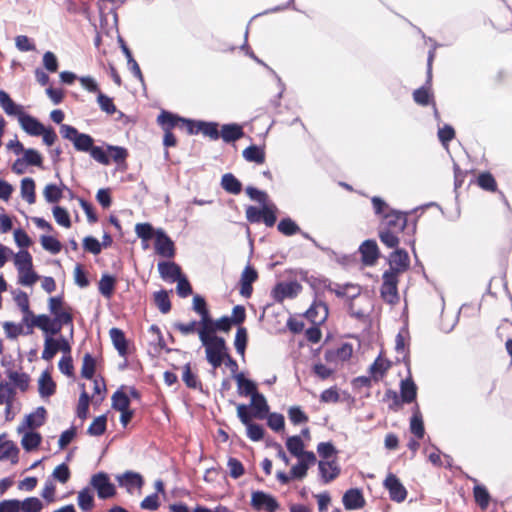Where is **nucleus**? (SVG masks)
<instances>
[{
    "mask_svg": "<svg viewBox=\"0 0 512 512\" xmlns=\"http://www.w3.org/2000/svg\"><path fill=\"white\" fill-rule=\"evenodd\" d=\"M408 213L390 210L384 214L379 225L378 235L380 241L388 248H397L400 242L399 233L407 230V234L413 235L416 231V223L408 224Z\"/></svg>",
    "mask_w": 512,
    "mask_h": 512,
    "instance_id": "f257e3e1",
    "label": "nucleus"
},
{
    "mask_svg": "<svg viewBox=\"0 0 512 512\" xmlns=\"http://www.w3.org/2000/svg\"><path fill=\"white\" fill-rule=\"evenodd\" d=\"M370 292L374 290H358L356 294L348 296V311L352 317L365 320L369 316L373 309Z\"/></svg>",
    "mask_w": 512,
    "mask_h": 512,
    "instance_id": "f03ea898",
    "label": "nucleus"
},
{
    "mask_svg": "<svg viewBox=\"0 0 512 512\" xmlns=\"http://www.w3.org/2000/svg\"><path fill=\"white\" fill-rule=\"evenodd\" d=\"M435 57V52L433 50L429 51L428 59H427V80L426 84L413 92V100L420 106H427L432 104L437 113L436 103L434 100V96L431 92V82H432V64Z\"/></svg>",
    "mask_w": 512,
    "mask_h": 512,
    "instance_id": "7ed1b4c3",
    "label": "nucleus"
},
{
    "mask_svg": "<svg viewBox=\"0 0 512 512\" xmlns=\"http://www.w3.org/2000/svg\"><path fill=\"white\" fill-rule=\"evenodd\" d=\"M60 133L64 139L71 141L74 148L80 152H89L94 146V139L85 133H80L75 127L62 124Z\"/></svg>",
    "mask_w": 512,
    "mask_h": 512,
    "instance_id": "20e7f679",
    "label": "nucleus"
},
{
    "mask_svg": "<svg viewBox=\"0 0 512 512\" xmlns=\"http://www.w3.org/2000/svg\"><path fill=\"white\" fill-rule=\"evenodd\" d=\"M277 208L275 205H263L262 208L248 206L245 214L250 223L263 222L267 227H273L277 221Z\"/></svg>",
    "mask_w": 512,
    "mask_h": 512,
    "instance_id": "39448f33",
    "label": "nucleus"
},
{
    "mask_svg": "<svg viewBox=\"0 0 512 512\" xmlns=\"http://www.w3.org/2000/svg\"><path fill=\"white\" fill-rule=\"evenodd\" d=\"M158 271L163 280L169 284L177 282L176 288H191L185 275L182 274L181 267L175 262H160Z\"/></svg>",
    "mask_w": 512,
    "mask_h": 512,
    "instance_id": "423d86ee",
    "label": "nucleus"
},
{
    "mask_svg": "<svg viewBox=\"0 0 512 512\" xmlns=\"http://www.w3.org/2000/svg\"><path fill=\"white\" fill-rule=\"evenodd\" d=\"M90 486L97 492V496L101 500L112 498L117 493L116 486L105 471L93 474L90 478Z\"/></svg>",
    "mask_w": 512,
    "mask_h": 512,
    "instance_id": "0eeeda50",
    "label": "nucleus"
},
{
    "mask_svg": "<svg viewBox=\"0 0 512 512\" xmlns=\"http://www.w3.org/2000/svg\"><path fill=\"white\" fill-rule=\"evenodd\" d=\"M58 335L57 338L47 336L46 339H44V349L41 355L43 360L51 361L59 351H61L63 355L71 353V345L67 338L61 333Z\"/></svg>",
    "mask_w": 512,
    "mask_h": 512,
    "instance_id": "6e6552de",
    "label": "nucleus"
},
{
    "mask_svg": "<svg viewBox=\"0 0 512 512\" xmlns=\"http://www.w3.org/2000/svg\"><path fill=\"white\" fill-rule=\"evenodd\" d=\"M250 505L254 510H266L268 512H275L280 507L277 498L263 490H255L251 493Z\"/></svg>",
    "mask_w": 512,
    "mask_h": 512,
    "instance_id": "1a4fd4ad",
    "label": "nucleus"
},
{
    "mask_svg": "<svg viewBox=\"0 0 512 512\" xmlns=\"http://www.w3.org/2000/svg\"><path fill=\"white\" fill-rule=\"evenodd\" d=\"M383 487L388 491L389 497L396 503L406 500L408 491L397 475L389 472L383 481Z\"/></svg>",
    "mask_w": 512,
    "mask_h": 512,
    "instance_id": "9d476101",
    "label": "nucleus"
},
{
    "mask_svg": "<svg viewBox=\"0 0 512 512\" xmlns=\"http://www.w3.org/2000/svg\"><path fill=\"white\" fill-rule=\"evenodd\" d=\"M48 310L53 318L60 315V321L65 326L73 324V315L69 311V307H65L63 295L52 296L48 300Z\"/></svg>",
    "mask_w": 512,
    "mask_h": 512,
    "instance_id": "9b49d317",
    "label": "nucleus"
},
{
    "mask_svg": "<svg viewBox=\"0 0 512 512\" xmlns=\"http://www.w3.org/2000/svg\"><path fill=\"white\" fill-rule=\"evenodd\" d=\"M157 123L163 131H172L174 128L185 129L188 133L190 119L180 117L169 111L163 110L157 116Z\"/></svg>",
    "mask_w": 512,
    "mask_h": 512,
    "instance_id": "f8f14e48",
    "label": "nucleus"
},
{
    "mask_svg": "<svg viewBox=\"0 0 512 512\" xmlns=\"http://www.w3.org/2000/svg\"><path fill=\"white\" fill-rule=\"evenodd\" d=\"M60 321V315L53 318L50 314L37 315V328L43 332L44 339L52 337L61 333L62 328L65 326Z\"/></svg>",
    "mask_w": 512,
    "mask_h": 512,
    "instance_id": "ddd939ff",
    "label": "nucleus"
},
{
    "mask_svg": "<svg viewBox=\"0 0 512 512\" xmlns=\"http://www.w3.org/2000/svg\"><path fill=\"white\" fill-rule=\"evenodd\" d=\"M218 123L216 122H206L201 120H191L188 128L189 135L195 134H203L206 137H209L211 140H217L220 137Z\"/></svg>",
    "mask_w": 512,
    "mask_h": 512,
    "instance_id": "4468645a",
    "label": "nucleus"
},
{
    "mask_svg": "<svg viewBox=\"0 0 512 512\" xmlns=\"http://www.w3.org/2000/svg\"><path fill=\"white\" fill-rule=\"evenodd\" d=\"M46 418V408L44 406H39L35 409V411L25 415L22 423L17 428V432L21 434L26 428H39L44 425Z\"/></svg>",
    "mask_w": 512,
    "mask_h": 512,
    "instance_id": "2eb2a0df",
    "label": "nucleus"
},
{
    "mask_svg": "<svg viewBox=\"0 0 512 512\" xmlns=\"http://www.w3.org/2000/svg\"><path fill=\"white\" fill-rule=\"evenodd\" d=\"M154 246L156 253L162 257L173 258L175 256L174 242L161 229L156 230Z\"/></svg>",
    "mask_w": 512,
    "mask_h": 512,
    "instance_id": "dca6fc26",
    "label": "nucleus"
},
{
    "mask_svg": "<svg viewBox=\"0 0 512 512\" xmlns=\"http://www.w3.org/2000/svg\"><path fill=\"white\" fill-rule=\"evenodd\" d=\"M342 503L348 511L362 509L366 504L362 489L355 487L346 490L342 497Z\"/></svg>",
    "mask_w": 512,
    "mask_h": 512,
    "instance_id": "f3484780",
    "label": "nucleus"
},
{
    "mask_svg": "<svg viewBox=\"0 0 512 512\" xmlns=\"http://www.w3.org/2000/svg\"><path fill=\"white\" fill-rule=\"evenodd\" d=\"M318 472L321 482L323 484H329L340 475L341 468L337 464L336 459H332L331 461L319 460Z\"/></svg>",
    "mask_w": 512,
    "mask_h": 512,
    "instance_id": "a211bd4d",
    "label": "nucleus"
},
{
    "mask_svg": "<svg viewBox=\"0 0 512 512\" xmlns=\"http://www.w3.org/2000/svg\"><path fill=\"white\" fill-rule=\"evenodd\" d=\"M116 480L120 487H124L128 493H132L133 489L141 488L145 481L139 472L127 470L116 476Z\"/></svg>",
    "mask_w": 512,
    "mask_h": 512,
    "instance_id": "6ab92c4d",
    "label": "nucleus"
},
{
    "mask_svg": "<svg viewBox=\"0 0 512 512\" xmlns=\"http://www.w3.org/2000/svg\"><path fill=\"white\" fill-rule=\"evenodd\" d=\"M112 344L119 356L126 358L130 353L131 342L127 339L124 331L117 327H112L109 331Z\"/></svg>",
    "mask_w": 512,
    "mask_h": 512,
    "instance_id": "aec40b11",
    "label": "nucleus"
},
{
    "mask_svg": "<svg viewBox=\"0 0 512 512\" xmlns=\"http://www.w3.org/2000/svg\"><path fill=\"white\" fill-rule=\"evenodd\" d=\"M328 314V306L326 303L315 299L304 313V317L307 318L312 324H323L326 321Z\"/></svg>",
    "mask_w": 512,
    "mask_h": 512,
    "instance_id": "412c9836",
    "label": "nucleus"
},
{
    "mask_svg": "<svg viewBox=\"0 0 512 512\" xmlns=\"http://www.w3.org/2000/svg\"><path fill=\"white\" fill-rule=\"evenodd\" d=\"M359 253L364 266H373L380 256L375 240H365L359 247Z\"/></svg>",
    "mask_w": 512,
    "mask_h": 512,
    "instance_id": "4be33fe9",
    "label": "nucleus"
},
{
    "mask_svg": "<svg viewBox=\"0 0 512 512\" xmlns=\"http://www.w3.org/2000/svg\"><path fill=\"white\" fill-rule=\"evenodd\" d=\"M400 387V396L404 403L410 404V403H417V392L418 387L413 380L411 371H409V374H407V377L405 379H402L399 384Z\"/></svg>",
    "mask_w": 512,
    "mask_h": 512,
    "instance_id": "5701e85b",
    "label": "nucleus"
},
{
    "mask_svg": "<svg viewBox=\"0 0 512 512\" xmlns=\"http://www.w3.org/2000/svg\"><path fill=\"white\" fill-rule=\"evenodd\" d=\"M199 340L202 343V346L205 347V358L207 362L214 368H218L222 365L224 356L221 352H217L213 348L209 347V342L206 340V331L205 328H201L198 330Z\"/></svg>",
    "mask_w": 512,
    "mask_h": 512,
    "instance_id": "b1692460",
    "label": "nucleus"
},
{
    "mask_svg": "<svg viewBox=\"0 0 512 512\" xmlns=\"http://www.w3.org/2000/svg\"><path fill=\"white\" fill-rule=\"evenodd\" d=\"M21 128L31 136H40L44 132V125L35 117L22 113L18 118Z\"/></svg>",
    "mask_w": 512,
    "mask_h": 512,
    "instance_id": "393cba45",
    "label": "nucleus"
},
{
    "mask_svg": "<svg viewBox=\"0 0 512 512\" xmlns=\"http://www.w3.org/2000/svg\"><path fill=\"white\" fill-rule=\"evenodd\" d=\"M409 430L417 439H423L425 436L424 420L418 403H415L412 409Z\"/></svg>",
    "mask_w": 512,
    "mask_h": 512,
    "instance_id": "a878e982",
    "label": "nucleus"
},
{
    "mask_svg": "<svg viewBox=\"0 0 512 512\" xmlns=\"http://www.w3.org/2000/svg\"><path fill=\"white\" fill-rule=\"evenodd\" d=\"M56 383L48 369L44 370L38 379V392L41 398H49L56 392Z\"/></svg>",
    "mask_w": 512,
    "mask_h": 512,
    "instance_id": "bb28decb",
    "label": "nucleus"
},
{
    "mask_svg": "<svg viewBox=\"0 0 512 512\" xmlns=\"http://www.w3.org/2000/svg\"><path fill=\"white\" fill-rule=\"evenodd\" d=\"M391 366V361L382 358V355L380 353L378 357L374 360V362L369 366L368 372L371 378H373L374 381L377 382L386 375Z\"/></svg>",
    "mask_w": 512,
    "mask_h": 512,
    "instance_id": "cd10ccee",
    "label": "nucleus"
},
{
    "mask_svg": "<svg viewBox=\"0 0 512 512\" xmlns=\"http://www.w3.org/2000/svg\"><path fill=\"white\" fill-rule=\"evenodd\" d=\"M248 406L253 408V416L260 420L265 419L267 414L270 413V406L262 393L252 395L251 403Z\"/></svg>",
    "mask_w": 512,
    "mask_h": 512,
    "instance_id": "c85d7f7f",
    "label": "nucleus"
},
{
    "mask_svg": "<svg viewBox=\"0 0 512 512\" xmlns=\"http://www.w3.org/2000/svg\"><path fill=\"white\" fill-rule=\"evenodd\" d=\"M21 434H23L21 446L26 452L37 450L43 441L41 433L35 430L24 429Z\"/></svg>",
    "mask_w": 512,
    "mask_h": 512,
    "instance_id": "c756f323",
    "label": "nucleus"
},
{
    "mask_svg": "<svg viewBox=\"0 0 512 512\" xmlns=\"http://www.w3.org/2000/svg\"><path fill=\"white\" fill-rule=\"evenodd\" d=\"M390 267L400 272H404L410 265L408 253L403 249H396L389 257Z\"/></svg>",
    "mask_w": 512,
    "mask_h": 512,
    "instance_id": "7c9ffc66",
    "label": "nucleus"
},
{
    "mask_svg": "<svg viewBox=\"0 0 512 512\" xmlns=\"http://www.w3.org/2000/svg\"><path fill=\"white\" fill-rule=\"evenodd\" d=\"M0 107L9 116L19 118L20 114L23 113V107L16 104L4 90H0Z\"/></svg>",
    "mask_w": 512,
    "mask_h": 512,
    "instance_id": "2f4dec72",
    "label": "nucleus"
},
{
    "mask_svg": "<svg viewBox=\"0 0 512 512\" xmlns=\"http://www.w3.org/2000/svg\"><path fill=\"white\" fill-rule=\"evenodd\" d=\"M7 378L9 383L16 389L25 392L29 388L30 376L25 372H17L13 370H6Z\"/></svg>",
    "mask_w": 512,
    "mask_h": 512,
    "instance_id": "473e14b6",
    "label": "nucleus"
},
{
    "mask_svg": "<svg viewBox=\"0 0 512 512\" xmlns=\"http://www.w3.org/2000/svg\"><path fill=\"white\" fill-rule=\"evenodd\" d=\"M19 447L12 440H5L4 446L0 447V461L10 460L12 465L19 461Z\"/></svg>",
    "mask_w": 512,
    "mask_h": 512,
    "instance_id": "72a5a7b5",
    "label": "nucleus"
},
{
    "mask_svg": "<svg viewBox=\"0 0 512 512\" xmlns=\"http://www.w3.org/2000/svg\"><path fill=\"white\" fill-rule=\"evenodd\" d=\"M77 504L83 512H90L95 507V497L90 487H84L78 492Z\"/></svg>",
    "mask_w": 512,
    "mask_h": 512,
    "instance_id": "f704fd0d",
    "label": "nucleus"
},
{
    "mask_svg": "<svg viewBox=\"0 0 512 512\" xmlns=\"http://www.w3.org/2000/svg\"><path fill=\"white\" fill-rule=\"evenodd\" d=\"M125 386L121 385L112 395L111 407L115 411L125 410L130 408V397L125 392Z\"/></svg>",
    "mask_w": 512,
    "mask_h": 512,
    "instance_id": "c9c22d12",
    "label": "nucleus"
},
{
    "mask_svg": "<svg viewBox=\"0 0 512 512\" xmlns=\"http://www.w3.org/2000/svg\"><path fill=\"white\" fill-rule=\"evenodd\" d=\"M219 133L223 141L227 143L234 142L244 136L243 128L238 124H225Z\"/></svg>",
    "mask_w": 512,
    "mask_h": 512,
    "instance_id": "e433bc0d",
    "label": "nucleus"
},
{
    "mask_svg": "<svg viewBox=\"0 0 512 512\" xmlns=\"http://www.w3.org/2000/svg\"><path fill=\"white\" fill-rule=\"evenodd\" d=\"M182 370V380L185 383V385L190 389L199 390L203 392L202 383L199 380L198 375L192 371L191 363H186L183 366Z\"/></svg>",
    "mask_w": 512,
    "mask_h": 512,
    "instance_id": "4c0bfd02",
    "label": "nucleus"
},
{
    "mask_svg": "<svg viewBox=\"0 0 512 512\" xmlns=\"http://www.w3.org/2000/svg\"><path fill=\"white\" fill-rule=\"evenodd\" d=\"M207 322H209L210 324L207 325L206 323H204L205 325L202 327L205 328V331H207V333H214L215 331L227 333L231 330L233 325L231 320L229 319V316L227 315H223L222 317L215 321L211 319L208 320Z\"/></svg>",
    "mask_w": 512,
    "mask_h": 512,
    "instance_id": "58836bf2",
    "label": "nucleus"
},
{
    "mask_svg": "<svg viewBox=\"0 0 512 512\" xmlns=\"http://www.w3.org/2000/svg\"><path fill=\"white\" fill-rule=\"evenodd\" d=\"M171 292H173V290H156L153 293V301L162 314H167L171 311L169 296Z\"/></svg>",
    "mask_w": 512,
    "mask_h": 512,
    "instance_id": "ea45409f",
    "label": "nucleus"
},
{
    "mask_svg": "<svg viewBox=\"0 0 512 512\" xmlns=\"http://www.w3.org/2000/svg\"><path fill=\"white\" fill-rule=\"evenodd\" d=\"M192 309L201 317V322L207 323L211 320L209 310L207 308V302L204 296L200 294L193 295Z\"/></svg>",
    "mask_w": 512,
    "mask_h": 512,
    "instance_id": "a19ab883",
    "label": "nucleus"
},
{
    "mask_svg": "<svg viewBox=\"0 0 512 512\" xmlns=\"http://www.w3.org/2000/svg\"><path fill=\"white\" fill-rule=\"evenodd\" d=\"M473 496L475 502L482 510L488 508L491 501V495L485 485L476 484L473 488Z\"/></svg>",
    "mask_w": 512,
    "mask_h": 512,
    "instance_id": "79ce46f5",
    "label": "nucleus"
},
{
    "mask_svg": "<svg viewBox=\"0 0 512 512\" xmlns=\"http://www.w3.org/2000/svg\"><path fill=\"white\" fill-rule=\"evenodd\" d=\"M285 446L288 452L293 456H301L307 450L305 449V443L301 439L300 435H291L286 438Z\"/></svg>",
    "mask_w": 512,
    "mask_h": 512,
    "instance_id": "37998d69",
    "label": "nucleus"
},
{
    "mask_svg": "<svg viewBox=\"0 0 512 512\" xmlns=\"http://www.w3.org/2000/svg\"><path fill=\"white\" fill-rule=\"evenodd\" d=\"M96 368V359L95 357L87 352L83 356L82 367L80 375L82 378L87 380H93Z\"/></svg>",
    "mask_w": 512,
    "mask_h": 512,
    "instance_id": "c03bdc74",
    "label": "nucleus"
},
{
    "mask_svg": "<svg viewBox=\"0 0 512 512\" xmlns=\"http://www.w3.org/2000/svg\"><path fill=\"white\" fill-rule=\"evenodd\" d=\"M248 345V331L244 326H238L234 338V347L240 356H245V351Z\"/></svg>",
    "mask_w": 512,
    "mask_h": 512,
    "instance_id": "a18cd8bd",
    "label": "nucleus"
},
{
    "mask_svg": "<svg viewBox=\"0 0 512 512\" xmlns=\"http://www.w3.org/2000/svg\"><path fill=\"white\" fill-rule=\"evenodd\" d=\"M35 181L32 178H24L21 181L20 192L23 199L29 204L36 202Z\"/></svg>",
    "mask_w": 512,
    "mask_h": 512,
    "instance_id": "49530a36",
    "label": "nucleus"
},
{
    "mask_svg": "<svg viewBox=\"0 0 512 512\" xmlns=\"http://www.w3.org/2000/svg\"><path fill=\"white\" fill-rule=\"evenodd\" d=\"M317 453L321 457V460L331 461L332 459H336L339 450L332 441H326L318 443Z\"/></svg>",
    "mask_w": 512,
    "mask_h": 512,
    "instance_id": "de8ad7c7",
    "label": "nucleus"
},
{
    "mask_svg": "<svg viewBox=\"0 0 512 512\" xmlns=\"http://www.w3.org/2000/svg\"><path fill=\"white\" fill-rule=\"evenodd\" d=\"M107 429V414H101L94 418L87 429V434L98 437L103 435Z\"/></svg>",
    "mask_w": 512,
    "mask_h": 512,
    "instance_id": "09e8293b",
    "label": "nucleus"
},
{
    "mask_svg": "<svg viewBox=\"0 0 512 512\" xmlns=\"http://www.w3.org/2000/svg\"><path fill=\"white\" fill-rule=\"evenodd\" d=\"M222 188L231 194L237 195L242 190L241 182L231 173H226L221 179Z\"/></svg>",
    "mask_w": 512,
    "mask_h": 512,
    "instance_id": "8fccbe9b",
    "label": "nucleus"
},
{
    "mask_svg": "<svg viewBox=\"0 0 512 512\" xmlns=\"http://www.w3.org/2000/svg\"><path fill=\"white\" fill-rule=\"evenodd\" d=\"M243 157L249 162L263 164L265 162V151L257 145H251L244 149Z\"/></svg>",
    "mask_w": 512,
    "mask_h": 512,
    "instance_id": "3c124183",
    "label": "nucleus"
},
{
    "mask_svg": "<svg viewBox=\"0 0 512 512\" xmlns=\"http://www.w3.org/2000/svg\"><path fill=\"white\" fill-rule=\"evenodd\" d=\"M267 426L276 433L284 432L285 430V417L278 412H270L266 418Z\"/></svg>",
    "mask_w": 512,
    "mask_h": 512,
    "instance_id": "603ef678",
    "label": "nucleus"
},
{
    "mask_svg": "<svg viewBox=\"0 0 512 512\" xmlns=\"http://www.w3.org/2000/svg\"><path fill=\"white\" fill-rule=\"evenodd\" d=\"M91 401V396L87 391H82L80 393L78 404L76 407V416L81 419L85 420L89 416V404Z\"/></svg>",
    "mask_w": 512,
    "mask_h": 512,
    "instance_id": "864d4df0",
    "label": "nucleus"
},
{
    "mask_svg": "<svg viewBox=\"0 0 512 512\" xmlns=\"http://www.w3.org/2000/svg\"><path fill=\"white\" fill-rule=\"evenodd\" d=\"M288 418L293 425H301L309 421L308 415L299 405L291 406L288 409Z\"/></svg>",
    "mask_w": 512,
    "mask_h": 512,
    "instance_id": "5fc2aeb1",
    "label": "nucleus"
},
{
    "mask_svg": "<svg viewBox=\"0 0 512 512\" xmlns=\"http://www.w3.org/2000/svg\"><path fill=\"white\" fill-rule=\"evenodd\" d=\"M477 185L485 191L495 192L497 190V182L490 172L480 173L477 177Z\"/></svg>",
    "mask_w": 512,
    "mask_h": 512,
    "instance_id": "6e6d98bb",
    "label": "nucleus"
},
{
    "mask_svg": "<svg viewBox=\"0 0 512 512\" xmlns=\"http://www.w3.org/2000/svg\"><path fill=\"white\" fill-rule=\"evenodd\" d=\"M258 279L257 270L251 265H247L240 278V288H252V284Z\"/></svg>",
    "mask_w": 512,
    "mask_h": 512,
    "instance_id": "4d7b16f0",
    "label": "nucleus"
},
{
    "mask_svg": "<svg viewBox=\"0 0 512 512\" xmlns=\"http://www.w3.org/2000/svg\"><path fill=\"white\" fill-rule=\"evenodd\" d=\"M20 511L21 512H41L44 505L43 502L35 496L27 497L24 500H20Z\"/></svg>",
    "mask_w": 512,
    "mask_h": 512,
    "instance_id": "13d9d810",
    "label": "nucleus"
},
{
    "mask_svg": "<svg viewBox=\"0 0 512 512\" xmlns=\"http://www.w3.org/2000/svg\"><path fill=\"white\" fill-rule=\"evenodd\" d=\"M206 340L209 342V347L213 348L217 352H221L223 356L229 354V347L227 346L226 340L222 336L209 335L206 332Z\"/></svg>",
    "mask_w": 512,
    "mask_h": 512,
    "instance_id": "bf43d9fd",
    "label": "nucleus"
},
{
    "mask_svg": "<svg viewBox=\"0 0 512 512\" xmlns=\"http://www.w3.org/2000/svg\"><path fill=\"white\" fill-rule=\"evenodd\" d=\"M245 427H246L247 437L251 441L259 442L264 439L266 430L261 424L250 422Z\"/></svg>",
    "mask_w": 512,
    "mask_h": 512,
    "instance_id": "052dcab7",
    "label": "nucleus"
},
{
    "mask_svg": "<svg viewBox=\"0 0 512 512\" xmlns=\"http://www.w3.org/2000/svg\"><path fill=\"white\" fill-rule=\"evenodd\" d=\"M277 229L281 234L285 236H292L301 232L300 227L289 217L280 220Z\"/></svg>",
    "mask_w": 512,
    "mask_h": 512,
    "instance_id": "680f3d73",
    "label": "nucleus"
},
{
    "mask_svg": "<svg viewBox=\"0 0 512 512\" xmlns=\"http://www.w3.org/2000/svg\"><path fill=\"white\" fill-rule=\"evenodd\" d=\"M16 394V389L9 382H0V405L8 402L13 403Z\"/></svg>",
    "mask_w": 512,
    "mask_h": 512,
    "instance_id": "e2e57ef3",
    "label": "nucleus"
},
{
    "mask_svg": "<svg viewBox=\"0 0 512 512\" xmlns=\"http://www.w3.org/2000/svg\"><path fill=\"white\" fill-rule=\"evenodd\" d=\"M107 152L110 160L117 164L124 163L128 157V150L121 146L107 145Z\"/></svg>",
    "mask_w": 512,
    "mask_h": 512,
    "instance_id": "0e129e2a",
    "label": "nucleus"
},
{
    "mask_svg": "<svg viewBox=\"0 0 512 512\" xmlns=\"http://www.w3.org/2000/svg\"><path fill=\"white\" fill-rule=\"evenodd\" d=\"M44 198L49 203H57L63 197V191L55 184H47L43 190Z\"/></svg>",
    "mask_w": 512,
    "mask_h": 512,
    "instance_id": "69168bd1",
    "label": "nucleus"
},
{
    "mask_svg": "<svg viewBox=\"0 0 512 512\" xmlns=\"http://www.w3.org/2000/svg\"><path fill=\"white\" fill-rule=\"evenodd\" d=\"M237 392L240 396H249L250 398H252V395L259 393L257 390V383L250 378H245L244 382L239 383V386H237Z\"/></svg>",
    "mask_w": 512,
    "mask_h": 512,
    "instance_id": "338daca9",
    "label": "nucleus"
},
{
    "mask_svg": "<svg viewBox=\"0 0 512 512\" xmlns=\"http://www.w3.org/2000/svg\"><path fill=\"white\" fill-rule=\"evenodd\" d=\"M14 263L17 268V271L19 270H28L29 267H32V256L27 250H22L15 254L14 256Z\"/></svg>",
    "mask_w": 512,
    "mask_h": 512,
    "instance_id": "774afa93",
    "label": "nucleus"
}]
</instances>
